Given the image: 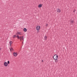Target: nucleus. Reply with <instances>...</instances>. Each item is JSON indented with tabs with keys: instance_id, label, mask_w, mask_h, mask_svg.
<instances>
[{
	"instance_id": "18",
	"label": "nucleus",
	"mask_w": 77,
	"mask_h": 77,
	"mask_svg": "<svg viewBox=\"0 0 77 77\" xmlns=\"http://www.w3.org/2000/svg\"><path fill=\"white\" fill-rule=\"evenodd\" d=\"M15 35V38H16V37H17V35Z\"/></svg>"
},
{
	"instance_id": "2",
	"label": "nucleus",
	"mask_w": 77,
	"mask_h": 77,
	"mask_svg": "<svg viewBox=\"0 0 77 77\" xmlns=\"http://www.w3.org/2000/svg\"><path fill=\"white\" fill-rule=\"evenodd\" d=\"M36 29L37 30H39L40 29V26H37L36 27Z\"/></svg>"
},
{
	"instance_id": "5",
	"label": "nucleus",
	"mask_w": 77,
	"mask_h": 77,
	"mask_svg": "<svg viewBox=\"0 0 77 77\" xmlns=\"http://www.w3.org/2000/svg\"><path fill=\"white\" fill-rule=\"evenodd\" d=\"M4 66H8V63L5 62L4 63Z\"/></svg>"
},
{
	"instance_id": "6",
	"label": "nucleus",
	"mask_w": 77,
	"mask_h": 77,
	"mask_svg": "<svg viewBox=\"0 0 77 77\" xmlns=\"http://www.w3.org/2000/svg\"><path fill=\"white\" fill-rule=\"evenodd\" d=\"M57 12H58V13H60V12H61V10H60L59 9H57Z\"/></svg>"
},
{
	"instance_id": "26",
	"label": "nucleus",
	"mask_w": 77,
	"mask_h": 77,
	"mask_svg": "<svg viewBox=\"0 0 77 77\" xmlns=\"http://www.w3.org/2000/svg\"><path fill=\"white\" fill-rule=\"evenodd\" d=\"M20 41H21V39H20Z\"/></svg>"
},
{
	"instance_id": "19",
	"label": "nucleus",
	"mask_w": 77,
	"mask_h": 77,
	"mask_svg": "<svg viewBox=\"0 0 77 77\" xmlns=\"http://www.w3.org/2000/svg\"><path fill=\"white\" fill-rule=\"evenodd\" d=\"M15 35H14V37H13V38H15Z\"/></svg>"
},
{
	"instance_id": "24",
	"label": "nucleus",
	"mask_w": 77,
	"mask_h": 77,
	"mask_svg": "<svg viewBox=\"0 0 77 77\" xmlns=\"http://www.w3.org/2000/svg\"><path fill=\"white\" fill-rule=\"evenodd\" d=\"M11 44H10V47H11Z\"/></svg>"
},
{
	"instance_id": "20",
	"label": "nucleus",
	"mask_w": 77,
	"mask_h": 77,
	"mask_svg": "<svg viewBox=\"0 0 77 77\" xmlns=\"http://www.w3.org/2000/svg\"><path fill=\"white\" fill-rule=\"evenodd\" d=\"M75 11H73V12H75V9H74Z\"/></svg>"
},
{
	"instance_id": "12",
	"label": "nucleus",
	"mask_w": 77,
	"mask_h": 77,
	"mask_svg": "<svg viewBox=\"0 0 77 77\" xmlns=\"http://www.w3.org/2000/svg\"><path fill=\"white\" fill-rule=\"evenodd\" d=\"M16 37L18 39H20V37L19 36H18V35H17Z\"/></svg>"
},
{
	"instance_id": "25",
	"label": "nucleus",
	"mask_w": 77,
	"mask_h": 77,
	"mask_svg": "<svg viewBox=\"0 0 77 77\" xmlns=\"http://www.w3.org/2000/svg\"><path fill=\"white\" fill-rule=\"evenodd\" d=\"M42 62H44V60H42Z\"/></svg>"
},
{
	"instance_id": "8",
	"label": "nucleus",
	"mask_w": 77,
	"mask_h": 77,
	"mask_svg": "<svg viewBox=\"0 0 77 77\" xmlns=\"http://www.w3.org/2000/svg\"><path fill=\"white\" fill-rule=\"evenodd\" d=\"M42 6V4H40L38 5V8H41Z\"/></svg>"
},
{
	"instance_id": "14",
	"label": "nucleus",
	"mask_w": 77,
	"mask_h": 77,
	"mask_svg": "<svg viewBox=\"0 0 77 77\" xmlns=\"http://www.w3.org/2000/svg\"><path fill=\"white\" fill-rule=\"evenodd\" d=\"M19 39H21L22 38H21V36H20V37H19Z\"/></svg>"
},
{
	"instance_id": "15",
	"label": "nucleus",
	"mask_w": 77,
	"mask_h": 77,
	"mask_svg": "<svg viewBox=\"0 0 77 77\" xmlns=\"http://www.w3.org/2000/svg\"><path fill=\"white\" fill-rule=\"evenodd\" d=\"M10 63L9 62V61H8L7 63H8V64H9Z\"/></svg>"
},
{
	"instance_id": "9",
	"label": "nucleus",
	"mask_w": 77,
	"mask_h": 77,
	"mask_svg": "<svg viewBox=\"0 0 77 77\" xmlns=\"http://www.w3.org/2000/svg\"><path fill=\"white\" fill-rule=\"evenodd\" d=\"M44 38L45 40H47V36H45Z\"/></svg>"
},
{
	"instance_id": "1",
	"label": "nucleus",
	"mask_w": 77,
	"mask_h": 77,
	"mask_svg": "<svg viewBox=\"0 0 77 77\" xmlns=\"http://www.w3.org/2000/svg\"><path fill=\"white\" fill-rule=\"evenodd\" d=\"M53 58H54V60H57V59H58V55H57L56 54L54 55L53 57Z\"/></svg>"
},
{
	"instance_id": "4",
	"label": "nucleus",
	"mask_w": 77,
	"mask_h": 77,
	"mask_svg": "<svg viewBox=\"0 0 77 77\" xmlns=\"http://www.w3.org/2000/svg\"><path fill=\"white\" fill-rule=\"evenodd\" d=\"M13 55L14 56H15V57H17V53L14 52L13 53Z\"/></svg>"
},
{
	"instance_id": "27",
	"label": "nucleus",
	"mask_w": 77,
	"mask_h": 77,
	"mask_svg": "<svg viewBox=\"0 0 77 77\" xmlns=\"http://www.w3.org/2000/svg\"><path fill=\"white\" fill-rule=\"evenodd\" d=\"M23 44V42H22Z\"/></svg>"
},
{
	"instance_id": "3",
	"label": "nucleus",
	"mask_w": 77,
	"mask_h": 77,
	"mask_svg": "<svg viewBox=\"0 0 77 77\" xmlns=\"http://www.w3.org/2000/svg\"><path fill=\"white\" fill-rule=\"evenodd\" d=\"M17 35H22V33L21 32H17V33H16Z\"/></svg>"
},
{
	"instance_id": "17",
	"label": "nucleus",
	"mask_w": 77,
	"mask_h": 77,
	"mask_svg": "<svg viewBox=\"0 0 77 77\" xmlns=\"http://www.w3.org/2000/svg\"><path fill=\"white\" fill-rule=\"evenodd\" d=\"M21 38L22 39H23L24 38H23V36H22L21 37Z\"/></svg>"
},
{
	"instance_id": "21",
	"label": "nucleus",
	"mask_w": 77,
	"mask_h": 77,
	"mask_svg": "<svg viewBox=\"0 0 77 77\" xmlns=\"http://www.w3.org/2000/svg\"><path fill=\"white\" fill-rule=\"evenodd\" d=\"M48 26V24H47L46 25V26H47V27Z\"/></svg>"
},
{
	"instance_id": "10",
	"label": "nucleus",
	"mask_w": 77,
	"mask_h": 77,
	"mask_svg": "<svg viewBox=\"0 0 77 77\" xmlns=\"http://www.w3.org/2000/svg\"><path fill=\"white\" fill-rule=\"evenodd\" d=\"M23 30L24 32H27V29H26V28H24L23 29Z\"/></svg>"
},
{
	"instance_id": "22",
	"label": "nucleus",
	"mask_w": 77,
	"mask_h": 77,
	"mask_svg": "<svg viewBox=\"0 0 77 77\" xmlns=\"http://www.w3.org/2000/svg\"><path fill=\"white\" fill-rule=\"evenodd\" d=\"M22 39L23 40V41H24V38H22Z\"/></svg>"
},
{
	"instance_id": "16",
	"label": "nucleus",
	"mask_w": 77,
	"mask_h": 77,
	"mask_svg": "<svg viewBox=\"0 0 77 77\" xmlns=\"http://www.w3.org/2000/svg\"><path fill=\"white\" fill-rule=\"evenodd\" d=\"M11 50H12V51H14V49H13V48H11Z\"/></svg>"
},
{
	"instance_id": "13",
	"label": "nucleus",
	"mask_w": 77,
	"mask_h": 77,
	"mask_svg": "<svg viewBox=\"0 0 77 77\" xmlns=\"http://www.w3.org/2000/svg\"><path fill=\"white\" fill-rule=\"evenodd\" d=\"M74 23V21L73 20H72V21H71V23L72 24H73V23Z\"/></svg>"
},
{
	"instance_id": "7",
	"label": "nucleus",
	"mask_w": 77,
	"mask_h": 77,
	"mask_svg": "<svg viewBox=\"0 0 77 77\" xmlns=\"http://www.w3.org/2000/svg\"><path fill=\"white\" fill-rule=\"evenodd\" d=\"M55 60V62L56 63H57V62H58V60L57 59V60Z\"/></svg>"
},
{
	"instance_id": "11",
	"label": "nucleus",
	"mask_w": 77,
	"mask_h": 77,
	"mask_svg": "<svg viewBox=\"0 0 77 77\" xmlns=\"http://www.w3.org/2000/svg\"><path fill=\"white\" fill-rule=\"evenodd\" d=\"M9 44H12V43H13V42H12V41H10L9 42Z\"/></svg>"
},
{
	"instance_id": "23",
	"label": "nucleus",
	"mask_w": 77,
	"mask_h": 77,
	"mask_svg": "<svg viewBox=\"0 0 77 77\" xmlns=\"http://www.w3.org/2000/svg\"><path fill=\"white\" fill-rule=\"evenodd\" d=\"M10 51H12L11 50V48H10Z\"/></svg>"
}]
</instances>
